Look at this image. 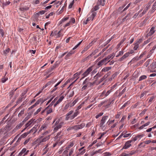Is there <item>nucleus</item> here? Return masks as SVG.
Returning a JSON list of instances; mask_svg holds the SVG:
<instances>
[{"label":"nucleus","mask_w":156,"mask_h":156,"mask_svg":"<svg viewBox=\"0 0 156 156\" xmlns=\"http://www.w3.org/2000/svg\"><path fill=\"white\" fill-rule=\"evenodd\" d=\"M103 154H104V156H108L111 155V154L110 153L108 152H106L104 153Z\"/></svg>","instance_id":"51"},{"label":"nucleus","mask_w":156,"mask_h":156,"mask_svg":"<svg viewBox=\"0 0 156 156\" xmlns=\"http://www.w3.org/2000/svg\"><path fill=\"white\" fill-rule=\"evenodd\" d=\"M143 41V39L141 38L137 40L136 41L135 44H136L139 45Z\"/></svg>","instance_id":"31"},{"label":"nucleus","mask_w":156,"mask_h":156,"mask_svg":"<svg viewBox=\"0 0 156 156\" xmlns=\"http://www.w3.org/2000/svg\"><path fill=\"white\" fill-rule=\"evenodd\" d=\"M57 97L55 98V99L51 102V103L49 104V105L48 106V107H51L53 105L54 103L55 102V101L57 100Z\"/></svg>","instance_id":"29"},{"label":"nucleus","mask_w":156,"mask_h":156,"mask_svg":"<svg viewBox=\"0 0 156 156\" xmlns=\"http://www.w3.org/2000/svg\"><path fill=\"white\" fill-rule=\"evenodd\" d=\"M132 142V140H129L127 141L125 144L124 146L121 150L124 149H127L131 146V143Z\"/></svg>","instance_id":"8"},{"label":"nucleus","mask_w":156,"mask_h":156,"mask_svg":"<svg viewBox=\"0 0 156 156\" xmlns=\"http://www.w3.org/2000/svg\"><path fill=\"white\" fill-rule=\"evenodd\" d=\"M87 87V85H86V84H85V85L83 86L82 87V88L81 90L82 91H83L84 90L86 89Z\"/></svg>","instance_id":"63"},{"label":"nucleus","mask_w":156,"mask_h":156,"mask_svg":"<svg viewBox=\"0 0 156 156\" xmlns=\"http://www.w3.org/2000/svg\"><path fill=\"white\" fill-rule=\"evenodd\" d=\"M75 51H73V50H71L70 52H69L68 54L65 56V58L66 59H67L72 54H74L75 53Z\"/></svg>","instance_id":"17"},{"label":"nucleus","mask_w":156,"mask_h":156,"mask_svg":"<svg viewBox=\"0 0 156 156\" xmlns=\"http://www.w3.org/2000/svg\"><path fill=\"white\" fill-rule=\"evenodd\" d=\"M14 94V92L13 91H11L10 93H9V96L10 98H11L13 94Z\"/></svg>","instance_id":"62"},{"label":"nucleus","mask_w":156,"mask_h":156,"mask_svg":"<svg viewBox=\"0 0 156 156\" xmlns=\"http://www.w3.org/2000/svg\"><path fill=\"white\" fill-rule=\"evenodd\" d=\"M47 110V114L48 115L52 112V109L51 108H50V107L49 108L46 110Z\"/></svg>","instance_id":"32"},{"label":"nucleus","mask_w":156,"mask_h":156,"mask_svg":"<svg viewBox=\"0 0 156 156\" xmlns=\"http://www.w3.org/2000/svg\"><path fill=\"white\" fill-rule=\"evenodd\" d=\"M82 41H81L78 44H77L76 46H75L73 48V50H74L76 49L81 44L82 42Z\"/></svg>","instance_id":"42"},{"label":"nucleus","mask_w":156,"mask_h":156,"mask_svg":"<svg viewBox=\"0 0 156 156\" xmlns=\"http://www.w3.org/2000/svg\"><path fill=\"white\" fill-rule=\"evenodd\" d=\"M110 62V61H108V62L106 60V59L105 58L99 61L97 65L99 67H100L103 65L105 64L106 65L107 63H108Z\"/></svg>","instance_id":"7"},{"label":"nucleus","mask_w":156,"mask_h":156,"mask_svg":"<svg viewBox=\"0 0 156 156\" xmlns=\"http://www.w3.org/2000/svg\"><path fill=\"white\" fill-rule=\"evenodd\" d=\"M147 78V76L145 75H143L141 76L139 78V81H141L145 79H146Z\"/></svg>","instance_id":"33"},{"label":"nucleus","mask_w":156,"mask_h":156,"mask_svg":"<svg viewBox=\"0 0 156 156\" xmlns=\"http://www.w3.org/2000/svg\"><path fill=\"white\" fill-rule=\"evenodd\" d=\"M77 101V100H75L71 104V107L74 106Z\"/></svg>","instance_id":"52"},{"label":"nucleus","mask_w":156,"mask_h":156,"mask_svg":"<svg viewBox=\"0 0 156 156\" xmlns=\"http://www.w3.org/2000/svg\"><path fill=\"white\" fill-rule=\"evenodd\" d=\"M55 81H51L48 82L43 87V89H44L45 87H46L47 86L50 85L51 84L53 83H54Z\"/></svg>","instance_id":"21"},{"label":"nucleus","mask_w":156,"mask_h":156,"mask_svg":"<svg viewBox=\"0 0 156 156\" xmlns=\"http://www.w3.org/2000/svg\"><path fill=\"white\" fill-rule=\"evenodd\" d=\"M111 67H106L104 68L101 71L102 72H106L112 69Z\"/></svg>","instance_id":"19"},{"label":"nucleus","mask_w":156,"mask_h":156,"mask_svg":"<svg viewBox=\"0 0 156 156\" xmlns=\"http://www.w3.org/2000/svg\"><path fill=\"white\" fill-rule=\"evenodd\" d=\"M34 120H33L32 119L29 120L28 122L25 125V128L22 130V132L24 131L27 128L30 127L31 125L32 124L33 121Z\"/></svg>","instance_id":"10"},{"label":"nucleus","mask_w":156,"mask_h":156,"mask_svg":"<svg viewBox=\"0 0 156 156\" xmlns=\"http://www.w3.org/2000/svg\"><path fill=\"white\" fill-rule=\"evenodd\" d=\"M114 55V53H112V54H111L110 55H108L106 58H105L106 59L107 62H108V61H109V60L111 58H113L114 57V55Z\"/></svg>","instance_id":"18"},{"label":"nucleus","mask_w":156,"mask_h":156,"mask_svg":"<svg viewBox=\"0 0 156 156\" xmlns=\"http://www.w3.org/2000/svg\"><path fill=\"white\" fill-rule=\"evenodd\" d=\"M38 102H36L34 104L32 105L29 108H28L29 110H30V109H31L34 108V107L36 106L37 105H38L37 103H38Z\"/></svg>","instance_id":"35"},{"label":"nucleus","mask_w":156,"mask_h":156,"mask_svg":"<svg viewBox=\"0 0 156 156\" xmlns=\"http://www.w3.org/2000/svg\"><path fill=\"white\" fill-rule=\"evenodd\" d=\"M114 120H111V121H110V120L109 119L107 122V123H108V125L109 126L110 125V124L112 123H113L114 122Z\"/></svg>","instance_id":"55"},{"label":"nucleus","mask_w":156,"mask_h":156,"mask_svg":"<svg viewBox=\"0 0 156 156\" xmlns=\"http://www.w3.org/2000/svg\"><path fill=\"white\" fill-rule=\"evenodd\" d=\"M151 38H149L145 41L143 43V45H144L145 44H146L148 43L150 41Z\"/></svg>","instance_id":"48"},{"label":"nucleus","mask_w":156,"mask_h":156,"mask_svg":"<svg viewBox=\"0 0 156 156\" xmlns=\"http://www.w3.org/2000/svg\"><path fill=\"white\" fill-rule=\"evenodd\" d=\"M150 66L152 69H154L155 68H156V62L152 63Z\"/></svg>","instance_id":"27"},{"label":"nucleus","mask_w":156,"mask_h":156,"mask_svg":"<svg viewBox=\"0 0 156 156\" xmlns=\"http://www.w3.org/2000/svg\"><path fill=\"white\" fill-rule=\"evenodd\" d=\"M57 67V65L55 64L53 66H52L50 68L51 69V70L52 71L55 69Z\"/></svg>","instance_id":"60"},{"label":"nucleus","mask_w":156,"mask_h":156,"mask_svg":"<svg viewBox=\"0 0 156 156\" xmlns=\"http://www.w3.org/2000/svg\"><path fill=\"white\" fill-rule=\"evenodd\" d=\"M112 92V90L110 89V90H108L106 93V94H105V97H107V96H108L110 93Z\"/></svg>","instance_id":"54"},{"label":"nucleus","mask_w":156,"mask_h":156,"mask_svg":"<svg viewBox=\"0 0 156 156\" xmlns=\"http://www.w3.org/2000/svg\"><path fill=\"white\" fill-rule=\"evenodd\" d=\"M147 111V109H144L143 111L140 114V115L141 116L143 115Z\"/></svg>","instance_id":"38"},{"label":"nucleus","mask_w":156,"mask_h":156,"mask_svg":"<svg viewBox=\"0 0 156 156\" xmlns=\"http://www.w3.org/2000/svg\"><path fill=\"white\" fill-rule=\"evenodd\" d=\"M50 135L46 136L44 138H43V136H41L39 138H38L36 140L37 143L38 145L41 144V143L45 142L50 138Z\"/></svg>","instance_id":"3"},{"label":"nucleus","mask_w":156,"mask_h":156,"mask_svg":"<svg viewBox=\"0 0 156 156\" xmlns=\"http://www.w3.org/2000/svg\"><path fill=\"white\" fill-rule=\"evenodd\" d=\"M141 11L140 10V11H139L138 12V13H136L133 16V18H134V19H135L137 17V16L138 15H139V13L141 12Z\"/></svg>","instance_id":"44"},{"label":"nucleus","mask_w":156,"mask_h":156,"mask_svg":"<svg viewBox=\"0 0 156 156\" xmlns=\"http://www.w3.org/2000/svg\"><path fill=\"white\" fill-rule=\"evenodd\" d=\"M105 0H98L97 3L98 5H101L103 6L105 5Z\"/></svg>","instance_id":"16"},{"label":"nucleus","mask_w":156,"mask_h":156,"mask_svg":"<svg viewBox=\"0 0 156 156\" xmlns=\"http://www.w3.org/2000/svg\"><path fill=\"white\" fill-rule=\"evenodd\" d=\"M90 58L88 57V56H87V57L85 58H83L82 60V61L83 62H85V61L88 60V59H89Z\"/></svg>","instance_id":"56"},{"label":"nucleus","mask_w":156,"mask_h":156,"mask_svg":"<svg viewBox=\"0 0 156 156\" xmlns=\"http://www.w3.org/2000/svg\"><path fill=\"white\" fill-rule=\"evenodd\" d=\"M129 56V53H126L121 58L118 59V61L121 62L124 60L126 58Z\"/></svg>","instance_id":"11"},{"label":"nucleus","mask_w":156,"mask_h":156,"mask_svg":"<svg viewBox=\"0 0 156 156\" xmlns=\"http://www.w3.org/2000/svg\"><path fill=\"white\" fill-rule=\"evenodd\" d=\"M9 51L10 49L9 48L6 49L5 50L3 51V54L5 55H6L9 52Z\"/></svg>","instance_id":"26"},{"label":"nucleus","mask_w":156,"mask_h":156,"mask_svg":"<svg viewBox=\"0 0 156 156\" xmlns=\"http://www.w3.org/2000/svg\"><path fill=\"white\" fill-rule=\"evenodd\" d=\"M156 48V44L152 48V49H151L150 51V52L151 53H153L154 52V51Z\"/></svg>","instance_id":"58"},{"label":"nucleus","mask_w":156,"mask_h":156,"mask_svg":"<svg viewBox=\"0 0 156 156\" xmlns=\"http://www.w3.org/2000/svg\"><path fill=\"white\" fill-rule=\"evenodd\" d=\"M74 144L73 143H71L70 144L68 145V146L66 147V149L69 150L70 148L73 146Z\"/></svg>","instance_id":"39"},{"label":"nucleus","mask_w":156,"mask_h":156,"mask_svg":"<svg viewBox=\"0 0 156 156\" xmlns=\"http://www.w3.org/2000/svg\"><path fill=\"white\" fill-rule=\"evenodd\" d=\"M41 108L40 107L39 108L37 111L34 114V115H35L37 114L39 112H40L41 110Z\"/></svg>","instance_id":"40"},{"label":"nucleus","mask_w":156,"mask_h":156,"mask_svg":"<svg viewBox=\"0 0 156 156\" xmlns=\"http://www.w3.org/2000/svg\"><path fill=\"white\" fill-rule=\"evenodd\" d=\"M80 74V73H75L73 76V77L72 78L71 80H73L75 78H78L79 77V76Z\"/></svg>","instance_id":"20"},{"label":"nucleus","mask_w":156,"mask_h":156,"mask_svg":"<svg viewBox=\"0 0 156 156\" xmlns=\"http://www.w3.org/2000/svg\"><path fill=\"white\" fill-rule=\"evenodd\" d=\"M117 75V73H115L113 74L112 76L109 79V81H111Z\"/></svg>","instance_id":"30"},{"label":"nucleus","mask_w":156,"mask_h":156,"mask_svg":"<svg viewBox=\"0 0 156 156\" xmlns=\"http://www.w3.org/2000/svg\"><path fill=\"white\" fill-rule=\"evenodd\" d=\"M151 60L150 59H148L144 64V66L146 67H147L149 64Z\"/></svg>","instance_id":"37"},{"label":"nucleus","mask_w":156,"mask_h":156,"mask_svg":"<svg viewBox=\"0 0 156 156\" xmlns=\"http://www.w3.org/2000/svg\"><path fill=\"white\" fill-rule=\"evenodd\" d=\"M85 126V124L83 123H82L80 125H76L73 126L74 129L76 130L79 129H81L83 128Z\"/></svg>","instance_id":"9"},{"label":"nucleus","mask_w":156,"mask_h":156,"mask_svg":"<svg viewBox=\"0 0 156 156\" xmlns=\"http://www.w3.org/2000/svg\"><path fill=\"white\" fill-rule=\"evenodd\" d=\"M26 149L25 148H23L21 151L19 153L18 156H21L26 151Z\"/></svg>","instance_id":"23"},{"label":"nucleus","mask_w":156,"mask_h":156,"mask_svg":"<svg viewBox=\"0 0 156 156\" xmlns=\"http://www.w3.org/2000/svg\"><path fill=\"white\" fill-rule=\"evenodd\" d=\"M95 83V82L94 81L93 83H91L89 82H88L87 84H86V85L87 87H91L92 86H94Z\"/></svg>","instance_id":"24"},{"label":"nucleus","mask_w":156,"mask_h":156,"mask_svg":"<svg viewBox=\"0 0 156 156\" xmlns=\"http://www.w3.org/2000/svg\"><path fill=\"white\" fill-rule=\"evenodd\" d=\"M89 48V47L88 46H87L85 47L83 49L82 51H81V53L83 54L84 53L85 51H87Z\"/></svg>","instance_id":"36"},{"label":"nucleus","mask_w":156,"mask_h":156,"mask_svg":"<svg viewBox=\"0 0 156 156\" xmlns=\"http://www.w3.org/2000/svg\"><path fill=\"white\" fill-rule=\"evenodd\" d=\"M48 147V146H47L43 150L44 152L43 153V155H44L45 154H46L47 152L48 151V149L47 148V147Z\"/></svg>","instance_id":"41"},{"label":"nucleus","mask_w":156,"mask_h":156,"mask_svg":"<svg viewBox=\"0 0 156 156\" xmlns=\"http://www.w3.org/2000/svg\"><path fill=\"white\" fill-rule=\"evenodd\" d=\"M123 53H124V52L122 51H120L119 52L118 55L116 56V57H118L120 55H122L123 54Z\"/></svg>","instance_id":"53"},{"label":"nucleus","mask_w":156,"mask_h":156,"mask_svg":"<svg viewBox=\"0 0 156 156\" xmlns=\"http://www.w3.org/2000/svg\"><path fill=\"white\" fill-rule=\"evenodd\" d=\"M94 19H92V16H90L88 17L86 20V21L85 22H84V24H87V22L90 20H92V21Z\"/></svg>","instance_id":"22"},{"label":"nucleus","mask_w":156,"mask_h":156,"mask_svg":"<svg viewBox=\"0 0 156 156\" xmlns=\"http://www.w3.org/2000/svg\"><path fill=\"white\" fill-rule=\"evenodd\" d=\"M79 113V111L75 112L73 113V111L71 110L66 114L65 119L66 120H72Z\"/></svg>","instance_id":"1"},{"label":"nucleus","mask_w":156,"mask_h":156,"mask_svg":"<svg viewBox=\"0 0 156 156\" xmlns=\"http://www.w3.org/2000/svg\"><path fill=\"white\" fill-rule=\"evenodd\" d=\"M22 98L20 97L19 98L18 100L16 102V105H17L18 104L20 103L22 101Z\"/></svg>","instance_id":"47"},{"label":"nucleus","mask_w":156,"mask_h":156,"mask_svg":"<svg viewBox=\"0 0 156 156\" xmlns=\"http://www.w3.org/2000/svg\"><path fill=\"white\" fill-rule=\"evenodd\" d=\"M8 78H2V82L3 83H5L8 80Z\"/></svg>","instance_id":"59"},{"label":"nucleus","mask_w":156,"mask_h":156,"mask_svg":"<svg viewBox=\"0 0 156 156\" xmlns=\"http://www.w3.org/2000/svg\"><path fill=\"white\" fill-rule=\"evenodd\" d=\"M93 66H91L89 67L84 72V73L82 74V75L84 76L83 78L87 76L92 71Z\"/></svg>","instance_id":"6"},{"label":"nucleus","mask_w":156,"mask_h":156,"mask_svg":"<svg viewBox=\"0 0 156 156\" xmlns=\"http://www.w3.org/2000/svg\"><path fill=\"white\" fill-rule=\"evenodd\" d=\"M30 139V138H29L28 139L26 140H25V141H24V145H25L27 144L29 141Z\"/></svg>","instance_id":"61"},{"label":"nucleus","mask_w":156,"mask_h":156,"mask_svg":"<svg viewBox=\"0 0 156 156\" xmlns=\"http://www.w3.org/2000/svg\"><path fill=\"white\" fill-rule=\"evenodd\" d=\"M108 118V116L107 115L103 116L100 121V123L99 124V126L101 128H103L105 127V126H104V125L106 122V120Z\"/></svg>","instance_id":"5"},{"label":"nucleus","mask_w":156,"mask_h":156,"mask_svg":"<svg viewBox=\"0 0 156 156\" xmlns=\"http://www.w3.org/2000/svg\"><path fill=\"white\" fill-rule=\"evenodd\" d=\"M59 119H58L55 122L54 124L55 128L54 131L55 132H56L60 128H61L63 125V123L62 122H59Z\"/></svg>","instance_id":"2"},{"label":"nucleus","mask_w":156,"mask_h":156,"mask_svg":"<svg viewBox=\"0 0 156 156\" xmlns=\"http://www.w3.org/2000/svg\"><path fill=\"white\" fill-rule=\"evenodd\" d=\"M154 27H152L150 29V32L148 33L147 35V37H148L149 36H150L152 35L155 32V30H154Z\"/></svg>","instance_id":"14"},{"label":"nucleus","mask_w":156,"mask_h":156,"mask_svg":"<svg viewBox=\"0 0 156 156\" xmlns=\"http://www.w3.org/2000/svg\"><path fill=\"white\" fill-rule=\"evenodd\" d=\"M74 0H73L72 2L69 5V8H71L72 7L73 5L74 4Z\"/></svg>","instance_id":"50"},{"label":"nucleus","mask_w":156,"mask_h":156,"mask_svg":"<svg viewBox=\"0 0 156 156\" xmlns=\"http://www.w3.org/2000/svg\"><path fill=\"white\" fill-rule=\"evenodd\" d=\"M98 5H95L91 10L90 12L92 13V14L91 15V16H92V19H94L96 16L97 13L95 11L99 9Z\"/></svg>","instance_id":"4"},{"label":"nucleus","mask_w":156,"mask_h":156,"mask_svg":"<svg viewBox=\"0 0 156 156\" xmlns=\"http://www.w3.org/2000/svg\"><path fill=\"white\" fill-rule=\"evenodd\" d=\"M29 9V7H21L20 8V10L21 11H23L24 10H27Z\"/></svg>","instance_id":"28"},{"label":"nucleus","mask_w":156,"mask_h":156,"mask_svg":"<svg viewBox=\"0 0 156 156\" xmlns=\"http://www.w3.org/2000/svg\"><path fill=\"white\" fill-rule=\"evenodd\" d=\"M136 153V151H130V152L129 154H127V156H129L131 155H133V154H134Z\"/></svg>","instance_id":"45"},{"label":"nucleus","mask_w":156,"mask_h":156,"mask_svg":"<svg viewBox=\"0 0 156 156\" xmlns=\"http://www.w3.org/2000/svg\"><path fill=\"white\" fill-rule=\"evenodd\" d=\"M10 3V2L9 1L6 2L5 3H4L2 5L3 6H5L7 5H9Z\"/></svg>","instance_id":"46"},{"label":"nucleus","mask_w":156,"mask_h":156,"mask_svg":"<svg viewBox=\"0 0 156 156\" xmlns=\"http://www.w3.org/2000/svg\"><path fill=\"white\" fill-rule=\"evenodd\" d=\"M68 151L66 150H65L64 151V152L63 153V155L64 156H68Z\"/></svg>","instance_id":"49"},{"label":"nucleus","mask_w":156,"mask_h":156,"mask_svg":"<svg viewBox=\"0 0 156 156\" xmlns=\"http://www.w3.org/2000/svg\"><path fill=\"white\" fill-rule=\"evenodd\" d=\"M103 114V112H100L95 117L96 119L98 118L100 116H101Z\"/></svg>","instance_id":"43"},{"label":"nucleus","mask_w":156,"mask_h":156,"mask_svg":"<svg viewBox=\"0 0 156 156\" xmlns=\"http://www.w3.org/2000/svg\"><path fill=\"white\" fill-rule=\"evenodd\" d=\"M98 52V50H95L93 52H92L90 54L88 55V57L90 58L93 55H94Z\"/></svg>","instance_id":"25"},{"label":"nucleus","mask_w":156,"mask_h":156,"mask_svg":"<svg viewBox=\"0 0 156 156\" xmlns=\"http://www.w3.org/2000/svg\"><path fill=\"white\" fill-rule=\"evenodd\" d=\"M152 9V10L151 12H154V10L156 9V6H155L154 5H153Z\"/></svg>","instance_id":"64"},{"label":"nucleus","mask_w":156,"mask_h":156,"mask_svg":"<svg viewBox=\"0 0 156 156\" xmlns=\"http://www.w3.org/2000/svg\"><path fill=\"white\" fill-rule=\"evenodd\" d=\"M24 111H25V109L24 108H23L19 113V114L18 115V116L19 117H20L21 116H22V115L24 114Z\"/></svg>","instance_id":"34"},{"label":"nucleus","mask_w":156,"mask_h":156,"mask_svg":"<svg viewBox=\"0 0 156 156\" xmlns=\"http://www.w3.org/2000/svg\"><path fill=\"white\" fill-rule=\"evenodd\" d=\"M34 129V128H33L29 132L24 133L20 136L22 138H24L28 134L33 132Z\"/></svg>","instance_id":"13"},{"label":"nucleus","mask_w":156,"mask_h":156,"mask_svg":"<svg viewBox=\"0 0 156 156\" xmlns=\"http://www.w3.org/2000/svg\"><path fill=\"white\" fill-rule=\"evenodd\" d=\"M139 45L135 44V46L134 47L133 49L134 50H136L137 49Z\"/></svg>","instance_id":"57"},{"label":"nucleus","mask_w":156,"mask_h":156,"mask_svg":"<svg viewBox=\"0 0 156 156\" xmlns=\"http://www.w3.org/2000/svg\"><path fill=\"white\" fill-rule=\"evenodd\" d=\"M150 5L148 4V5L146 7L142 12L139 15V16L140 17H141L148 10Z\"/></svg>","instance_id":"12"},{"label":"nucleus","mask_w":156,"mask_h":156,"mask_svg":"<svg viewBox=\"0 0 156 156\" xmlns=\"http://www.w3.org/2000/svg\"><path fill=\"white\" fill-rule=\"evenodd\" d=\"M64 97L63 96H61L57 101L54 105V107H55L57 105L61 102L63 99L64 98Z\"/></svg>","instance_id":"15"}]
</instances>
